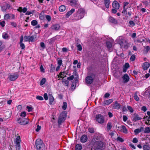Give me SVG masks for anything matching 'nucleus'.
<instances>
[{
	"instance_id": "nucleus-1",
	"label": "nucleus",
	"mask_w": 150,
	"mask_h": 150,
	"mask_svg": "<svg viewBox=\"0 0 150 150\" xmlns=\"http://www.w3.org/2000/svg\"><path fill=\"white\" fill-rule=\"evenodd\" d=\"M118 42L120 46V48H122L123 47L127 49L128 48V43L123 38L120 37L118 39Z\"/></svg>"
},
{
	"instance_id": "nucleus-2",
	"label": "nucleus",
	"mask_w": 150,
	"mask_h": 150,
	"mask_svg": "<svg viewBox=\"0 0 150 150\" xmlns=\"http://www.w3.org/2000/svg\"><path fill=\"white\" fill-rule=\"evenodd\" d=\"M67 114L66 111H64L60 114L58 119V123L59 125H60L62 122H64L67 117Z\"/></svg>"
},
{
	"instance_id": "nucleus-3",
	"label": "nucleus",
	"mask_w": 150,
	"mask_h": 150,
	"mask_svg": "<svg viewBox=\"0 0 150 150\" xmlns=\"http://www.w3.org/2000/svg\"><path fill=\"white\" fill-rule=\"evenodd\" d=\"M85 13V11L84 9L80 8L78 9L77 11L78 14L77 16L75 18V20H77L83 18L84 16Z\"/></svg>"
},
{
	"instance_id": "nucleus-4",
	"label": "nucleus",
	"mask_w": 150,
	"mask_h": 150,
	"mask_svg": "<svg viewBox=\"0 0 150 150\" xmlns=\"http://www.w3.org/2000/svg\"><path fill=\"white\" fill-rule=\"evenodd\" d=\"M18 76L19 74L17 72L11 73L9 74L8 79L11 81H14L18 77Z\"/></svg>"
},
{
	"instance_id": "nucleus-5",
	"label": "nucleus",
	"mask_w": 150,
	"mask_h": 150,
	"mask_svg": "<svg viewBox=\"0 0 150 150\" xmlns=\"http://www.w3.org/2000/svg\"><path fill=\"white\" fill-rule=\"evenodd\" d=\"M95 77L94 74H91V76H87L85 79V81L88 84H91L93 82V79Z\"/></svg>"
},
{
	"instance_id": "nucleus-6",
	"label": "nucleus",
	"mask_w": 150,
	"mask_h": 150,
	"mask_svg": "<svg viewBox=\"0 0 150 150\" xmlns=\"http://www.w3.org/2000/svg\"><path fill=\"white\" fill-rule=\"evenodd\" d=\"M96 120L99 123L102 124L104 122V117L103 115L101 114H98L96 116Z\"/></svg>"
},
{
	"instance_id": "nucleus-7",
	"label": "nucleus",
	"mask_w": 150,
	"mask_h": 150,
	"mask_svg": "<svg viewBox=\"0 0 150 150\" xmlns=\"http://www.w3.org/2000/svg\"><path fill=\"white\" fill-rule=\"evenodd\" d=\"M18 123L21 125H25L28 123V120L27 119L24 117H21L17 120Z\"/></svg>"
},
{
	"instance_id": "nucleus-8",
	"label": "nucleus",
	"mask_w": 150,
	"mask_h": 150,
	"mask_svg": "<svg viewBox=\"0 0 150 150\" xmlns=\"http://www.w3.org/2000/svg\"><path fill=\"white\" fill-rule=\"evenodd\" d=\"M4 19L6 21H8L10 19H14L15 15L11 13H7L4 15Z\"/></svg>"
},
{
	"instance_id": "nucleus-9",
	"label": "nucleus",
	"mask_w": 150,
	"mask_h": 150,
	"mask_svg": "<svg viewBox=\"0 0 150 150\" xmlns=\"http://www.w3.org/2000/svg\"><path fill=\"white\" fill-rule=\"evenodd\" d=\"M38 147L39 150H45V145L43 141L40 139H38Z\"/></svg>"
},
{
	"instance_id": "nucleus-10",
	"label": "nucleus",
	"mask_w": 150,
	"mask_h": 150,
	"mask_svg": "<svg viewBox=\"0 0 150 150\" xmlns=\"http://www.w3.org/2000/svg\"><path fill=\"white\" fill-rule=\"evenodd\" d=\"M132 117V120L134 122L140 120L142 119V118L139 117V115L137 113H134Z\"/></svg>"
},
{
	"instance_id": "nucleus-11",
	"label": "nucleus",
	"mask_w": 150,
	"mask_h": 150,
	"mask_svg": "<svg viewBox=\"0 0 150 150\" xmlns=\"http://www.w3.org/2000/svg\"><path fill=\"white\" fill-rule=\"evenodd\" d=\"M112 7L116 9H118L120 7V4L116 1H114L112 3Z\"/></svg>"
},
{
	"instance_id": "nucleus-12",
	"label": "nucleus",
	"mask_w": 150,
	"mask_h": 150,
	"mask_svg": "<svg viewBox=\"0 0 150 150\" xmlns=\"http://www.w3.org/2000/svg\"><path fill=\"white\" fill-rule=\"evenodd\" d=\"M11 7V6L8 4H6V5L1 6L2 11L6 12L7 9H8Z\"/></svg>"
},
{
	"instance_id": "nucleus-13",
	"label": "nucleus",
	"mask_w": 150,
	"mask_h": 150,
	"mask_svg": "<svg viewBox=\"0 0 150 150\" xmlns=\"http://www.w3.org/2000/svg\"><path fill=\"white\" fill-rule=\"evenodd\" d=\"M23 35L21 36L20 41V47L22 49H24L25 48V46L24 44L23 43Z\"/></svg>"
},
{
	"instance_id": "nucleus-14",
	"label": "nucleus",
	"mask_w": 150,
	"mask_h": 150,
	"mask_svg": "<svg viewBox=\"0 0 150 150\" xmlns=\"http://www.w3.org/2000/svg\"><path fill=\"white\" fill-rule=\"evenodd\" d=\"M123 81L124 83L127 82L129 80V78L127 74H125L122 77Z\"/></svg>"
},
{
	"instance_id": "nucleus-15",
	"label": "nucleus",
	"mask_w": 150,
	"mask_h": 150,
	"mask_svg": "<svg viewBox=\"0 0 150 150\" xmlns=\"http://www.w3.org/2000/svg\"><path fill=\"white\" fill-rule=\"evenodd\" d=\"M48 96L50 100V104L51 105H53V102L54 100V98L53 97L51 94H49Z\"/></svg>"
},
{
	"instance_id": "nucleus-16",
	"label": "nucleus",
	"mask_w": 150,
	"mask_h": 150,
	"mask_svg": "<svg viewBox=\"0 0 150 150\" xmlns=\"http://www.w3.org/2000/svg\"><path fill=\"white\" fill-rule=\"evenodd\" d=\"M150 64L148 62H144L143 65L142 67L143 69L144 70H146L149 67Z\"/></svg>"
},
{
	"instance_id": "nucleus-17",
	"label": "nucleus",
	"mask_w": 150,
	"mask_h": 150,
	"mask_svg": "<svg viewBox=\"0 0 150 150\" xmlns=\"http://www.w3.org/2000/svg\"><path fill=\"white\" fill-rule=\"evenodd\" d=\"M87 137L86 135H83L81 137L80 140L82 142L84 143L87 141Z\"/></svg>"
},
{
	"instance_id": "nucleus-18",
	"label": "nucleus",
	"mask_w": 150,
	"mask_h": 150,
	"mask_svg": "<svg viewBox=\"0 0 150 150\" xmlns=\"http://www.w3.org/2000/svg\"><path fill=\"white\" fill-rule=\"evenodd\" d=\"M77 0H71L70 2L72 4L71 5V6H74L76 7H78L79 5L77 3Z\"/></svg>"
},
{
	"instance_id": "nucleus-19",
	"label": "nucleus",
	"mask_w": 150,
	"mask_h": 150,
	"mask_svg": "<svg viewBox=\"0 0 150 150\" xmlns=\"http://www.w3.org/2000/svg\"><path fill=\"white\" fill-rule=\"evenodd\" d=\"M144 128L143 127H141L139 129H137L134 130V132L136 134H137L142 131H144Z\"/></svg>"
},
{
	"instance_id": "nucleus-20",
	"label": "nucleus",
	"mask_w": 150,
	"mask_h": 150,
	"mask_svg": "<svg viewBox=\"0 0 150 150\" xmlns=\"http://www.w3.org/2000/svg\"><path fill=\"white\" fill-rule=\"evenodd\" d=\"M120 103H118L117 101H116L115 102L113 106V107L115 108L118 109L120 108Z\"/></svg>"
},
{
	"instance_id": "nucleus-21",
	"label": "nucleus",
	"mask_w": 150,
	"mask_h": 150,
	"mask_svg": "<svg viewBox=\"0 0 150 150\" xmlns=\"http://www.w3.org/2000/svg\"><path fill=\"white\" fill-rule=\"evenodd\" d=\"M109 20L110 22L114 23L115 24H116L117 23V21H116L114 18L112 17H109Z\"/></svg>"
},
{
	"instance_id": "nucleus-22",
	"label": "nucleus",
	"mask_w": 150,
	"mask_h": 150,
	"mask_svg": "<svg viewBox=\"0 0 150 150\" xmlns=\"http://www.w3.org/2000/svg\"><path fill=\"white\" fill-rule=\"evenodd\" d=\"M104 4L107 8H108L109 7L110 0H104Z\"/></svg>"
},
{
	"instance_id": "nucleus-23",
	"label": "nucleus",
	"mask_w": 150,
	"mask_h": 150,
	"mask_svg": "<svg viewBox=\"0 0 150 150\" xmlns=\"http://www.w3.org/2000/svg\"><path fill=\"white\" fill-rule=\"evenodd\" d=\"M2 37L5 39H8L9 38V36L8 34L5 32L3 33Z\"/></svg>"
},
{
	"instance_id": "nucleus-24",
	"label": "nucleus",
	"mask_w": 150,
	"mask_h": 150,
	"mask_svg": "<svg viewBox=\"0 0 150 150\" xmlns=\"http://www.w3.org/2000/svg\"><path fill=\"white\" fill-rule=\"evenodd\" d=\"M37 37V35H33V36H29V42H33L34 41L35 39Z\"/></svg>"
},
{
	"instance_id": "nucleus-25",
	"label": "nucleus",
	"mask_w": 150,
	"mask_h": 150,
	"mask_svg": "<svg viewBox=\"0 0 150 150\" xmlns=\"http://www.w3.org/2000/svg\"><path fill=\"white\" fill-rule=\"evenodd\" d=\"M51 28L53 30H57L59 28L60 26L58 25H52L51 27Z\"/></svg>"
},
{
	"instance_id": "nucleus-26",
	"label": "nucleus",
	"mask_w": 150,
	"mask_h": 150,
	"mask_svg": "<svg viewBox=\"0 0 150 150\" xmlns=\"http://www.w3.org/2000/svg\"><path fill=\"white\" fill-rule=\"evenodd\" d=\"M82 149V146L79 144H77L75 146V150H81Z\"/></svg>"
},
{
	"instance_id": "nucleus-27",
	"label": "nucleus",
	"mask_w": 150,
	"mask_h": 150,
	"mask_svg": "<svg viewBox=\"0 0 150 150\" xmlns=\"http://www.w3.org/2000/svg\"><path fill=\"white\" fill-rule=\"evenodd\" d=\"M75 11V9L74 8L72 9L70 11H68L67 14L66 16H69L71 15Z\"/></svg>"
},
{
	"instance_id": "nucleus-28",
	"label": "nucleus",
	"mask_w": 150,
	"mask_h": 150,
	"mask_svg": "<svg viewBox=\"0 0 150 150\" xmlns=\"http://www.w3.org/2000/svg\"><path fill=\"white\" fill-rule=\"evenodd\" d=\"M113 101V100L112 99H110L108 100H107L104 102V104L105 105H109Z\"/></svg>"
},
{
	"instance_id": "nucleus-29",
	"label": "nucleus",
	"mask_w": 150,
	"mask_h": 150,
	"mask_svg": "<svg viewBox=\"0 0 150 150\" xmlns=\"http://www.w3.org/2000/svg\"><path fill=\"white\" fill-rule=\"evenodd\" d=\"M122 129H121V131H122L123 132L125 133H127V129L126 128V127L124 125L122 126Z\"/></svg>"
},
{
	"instance_id": "nucleus-30",
	"label": "nucleus",
	"mask_w": 150,
	"mask_h": 150,
	"mask_svg": "<svg viewBox=\"0 0 150 150\" xmlns=\"http://www.w3.org/2000/svg\"><path fill=\"white\" fill-rule=\"evenodd\" d=\"M144 133L146 134L150 133V127H146L144 130Z\"/></svg>"
},
{
	"instance_id": "nucleus-31",
	"label": "nucleus",
	"mask_w": 150,
	"mask_h": 150,
	"mask_svg": "<svg viewBox=\"0 0 150 150\" xmlns=\"http://www.w3.org/2000/svg\"><path fill=\"white\" fill-rule=\"evenodd\" d=\"M65 10V7L64 5H62L59 8V10L60 11L62 12Z\"/></svg>"
},
{
	"instance_id": "nucleus-32",
	"label": "nucleus",
	"mask_w": 150,
	"mask_h": 150,
	"mask_svg": "<svg viewBox=\"0 0 150 150\" xmlns=\"http://www.w3.org/2000/svg\"><path fill=\"white\" fill-rule=\"evenodd\" d=\"M106 45L108 48H111L112 47V44L110 42H107Z\"/></svg>"
},
{
	"instance_id": "nucleus-33",
	"label": "nucleus",
	"mask_w": 150,
	"mask_h": 150,
	"mask_svg": "<svg viewBox=\"0 0 150 150\" xmlns=\"http://www.w3.org/2000/svg\"><path fill=\"white\" fill-rule=\"evenodd\" d=\"M46 81V79L45 78H43L40 81V85L41 86L43 85L45 83Z\"/></svg>"
},
{
	"instance_id": "nucleus-34",
	"label": "nucleus",
	"mask_w": 150,
	"mask_h": 150,
	"mask_svg": "<svg viewBox=\"0 0 150 150\" xmlns=\"http://www.w3.org/2000/svg\"><path fill=\"white\" fill-rule=\"evenodd\" d=\"M112 126L111 125V122H108L107 124V128L108 130H110Z\"/></svg>"
},
{
	"instance_id": "nucleus-35",
	"label": "nucleus",
	"mask_w": 150,
	"mask_h": 150,
	"mask_svg": "<svg viewBox=\"0 0 150 150\" xmlns=\"http://www.w3.org/2000/svg\"><path fill=\"white\" fill-rule=\"evenodd\" d=\"M63 105L62 106V109L64 110H65L67 107V104L66 102H64L63 103Z\"/></svg>"
},
{
	"instance_id": "nucleus-36",
	"label": "nucleus",
	"mask_w": 150,
	"mask_h": 150,
	"mask_svg": "<svg viewBox=\"0 0 150 150\" xmlns=\"http://www.w3.org/2000/svg\"><path fill=\"white\" fill-rule=\"evenodd\" d=\"M24 42L28 41L29 42V36H25L23 38Z\"/></svg>"
},
{
	"instance_id": "nucleus-37",
	"label": "nucleus",
	"mask_w": 150,
	"mask_h": 150,
	"mask_svg": "<svg viewBox=\"0 0 150 150\" xmlns=\"http://www.w3.org/2000/svg\"><path fill=\"white\" fill-rule=\"evenodd\" d=\"M144 150H150V147L147 145H144L143 146Z\"/></svg>"
},
{
	"instance_id": "nucleus-38",
	"label": "nucleus",
	"mask_w": 150,
	"mask_h": 150,
	"mask_svg": "<svg viewBox=\"0 0 150 150\" xmlns=\"http://www.w3.org/2000/svg\"><path fill=\"white\" fill-rule=\"evenodd\" d=\"M134 99L137 101H138L139 100V98L137 96V92H136L134 94Z\"/></svg>"
},
{
	"instance_id": "nucleus-39",
	"label": "nucleus",
	"mask_w": 150,
	"mask_h": 150,
	"mask_svg": "<svg viewBox=\"0 0 150 150\" xmlns=\"http://www.w3.org/2000/svg\"><path fill=\"white\" fill-rule=\"evenodd\" d=\"M38 23L37 21L35 20H33L31 22V25L33 26H35Z\"/></svg>"
},
{
	"instance_id": "nucleus-40",
	"label": "nucleus",
	"mask_w": 150,
	"mask_h": 150,
	"mask_svg": "<svg viewBox=\"0 0 150 150\" xmlns=\"http://www.w3.org/2000/svg\"><path fill=\"white\" fill-rule=\"evenodd\" d=\"M0 25L2 27H4L5 25V22L4 21H0Z\"/></svg>"
},
{
	"instance_id": "nucleus-41",
	"label": "nucleus",
	"mask_w": 150,
	"mask_h": 150,
	"mask_svg": "<svg viewBox=\"0 0 150 150\" xmlns=\"http://www.w3.org/2000/svg\"><path fill=\"white\" fill-rule=\"evenodd\" d=\"M127 108L128 110L130 111L131 112H133L134 111L133 109L130 106H127Z\"/></svg>"
},
{
	"instance_id": "nucleus-42",
	"label": "nucleus",
	"mask_w": 150,
	"mask_h": 150,
	"mask_svg": "<svg viewBox=\"0 0 150 150\" xmlns=\"http://www.w3.org/2000/svg\"><path fill=\"white\" fill-rule=\"evenodd\" d=\"M26 108L28 109L27 110L28 112H30L32 111L33 109V108L31 106H27Z\"/></svg>"
},
{
	"instance_id": "nucleus-43",
	"label": "nucleus",
	"mask_w": 150,
	"mask_h": 150,
	"mask_svg": "<svg viewBox=\"0 0 150 150\" xmlns=\"http://www.w3.org/2000/svg\"><path fill=\"white\" fill-rule=\"evenodd\" d=\"M135 55L134 54H133L131 56L130 60L132 61H133L135 60Z\"/></svg>"
},
{
	"instance_id": "nucleus-44",
	"label": "nucleus",
	"mask_w": 150,
	"mask_h": 150,
	"mask_svg": "<svg viewBox=\"0 0 150 150\" xmlns=\"http://www.w3.org/2000/svg\"><path fill=\"white\" fill-rule=\"evenodd\" d=\"M26 112H25L24 111L21 112L20 116L22 117H24L26 116Z\"/></svg>"
},
{
	"instance_id": "nucleus-45",
	"label": "nucleus",
	"mask_w": 150,
	"mask_h": 150,
	"mask_svg": "<svg viewBox=\"0 0 150 150\" xmlns=\"http://www.w3.org/2000/svg\"><path fill=\"white\" fill-rule=\"evenodd\" d=\"M62 82L64 83V85L65 86H68L69 83V81H68L66 80L64 81H63Z\"/></svg>"
},
{
	"instance_id": "nucleus-46",
	"label": "nucleus",
	"mask_w": 150,
	"mask_h": 150,
	"mask_svg": "<svg viewBox=\"0 0 150 150\" xmlns=\"http://www.w3.org/2000/svg\"><path fill=\"white\" fill-rule=\"evenodd\" d=\"M40 71L44 73L45 72V70L43 68V66L42 65H41L40 67Z\"/></svg>"
},
{
	"instance_id": "nucleus-47",
	"label": "nucleus",
	"mask_w": 150,
	"mask_h": 150,
	"mask_svg": "<svg viewBox=\"0 0 150 150\" xmlns=\"http://www.w3.org/2000/svg\"><path fill=\"white\" fill-rule=\"evenodd\" d=\"M77 47L79 51H81L82 50L81 46L80 44L78 45L77 46Z\"/></svg>"
},
{
	"instance_id": "nucleus-48",
	"label": "nucleus",
	"mask_w": 150,
	"mask_h": 150,
	"mask_svg": "<svg viewBox=\"0 0 150 150\" xmlns=\"http://www.w3.org/2000/svg\"><path fill=\"white\" fill-rule=\"evenodd\" d=\"M46 18L48 21H50L51 20V17L49 15H47L46 16Z\"/></svg>"
},
{
	"instance_id": "nucleus-49",
	"label": "nucleus",
	"mask_w": 150,
	"mask_h": 150,
	"mask_svg": "<svg viewBox=\"0 0 150 150\" xmlns=\"http://www.w3.org/2000/svg\"><path fill=\"white\" fill-rule=\"evenodd\" d=\"M40 45L42 49H44L45 47V44L43 42H41L40 43Z\"/></svg>"
},
{
	"instance_id": "nucleus-50",
	"label": "nucleus",
	"mask_w": 150,
	"mask_h": 150,
	"mask_svg": "<svg viewBox=\"0 0 150 150\" xmlns=\"http://www.w3.org/2000/svg\"><path fill=\"white\" fill-rule=\"evenodd\" d=\"M88 131L91 133H93L94 132V130L93 128H89L88 129Z\"/></svg>"
},
{
	"instance_id": "nucleus-51",
	"label": "nucleus",
	"mask_w": 150,
	"mask_h": 150,
	"mask_svg": "<svg viewBox=\"0 0 150 150\" xmlns=\"http://www.w3.org/2000/svg\"><path fill=\"white\" fill-rule=\"evenodd\" d=\"M74 76L73 75H72L71 76L68 77L67 78V80H70V81L71 80L74 79Z\"/></svg>"
},
{
	"instance_id": "nucleus-52",
	"label": "nucleus",
	"mask_w": 150,
	"mask_h": 150,
	"mask_svg": "<svg viewBox=\"0 0 150 150\" xmlns=\"http://www.w3.org/2000/svg\"><path fill=\"white\" fill-rule=\"evenodd\" d=\"M96 144L98 145L99 146L101 147L103 145V143L101 142H97L96 143Z\"/></svg>"
},
{
	"instance_id": "nucleus-53",
	"label": "nucleus",
	"mask_w": 150,
	"mask_h": 150,
	"mask_svg": "<svg viewBox=\"0 0 150 150\" xmlns=\"http://www.w3.org/2000/svg\"><path fill=\"white\" fill-rule=\"evenodd\" d=\"M123 67L126 68L128 69L129 67V65L128 63H126L124 65Z\"/></svg>"
},
{
	"instance_id": "nucleus-54",
	"label": "nucleus",
	"mask_w": 150,
	"mask_h": 150,
	"mask_svg": "<svg viewBox=\"0 0 150 150\" xmlns=\"http://www.w3.org/2000/svg\"><path fill=\"white\" fill-rule=\"evenodd\" d=\"M44 97L45 100H47L48 99V97L47 94V93H45L44 94Z\"/></svg>"
},
{
	"instance_id": "nucleus-55",
	"label": "nucleus",
	"mask_w": 150,
	"mask_h": 150,
	"mask_svg": "<svg viewBox=\"0 0 150 150\" xmlns=\"http://www.w3.org/2000/svg\"><path fill=\"white\" fill-rule=\"evenodd\" d=\"M138 142V140L136 138H134L132 140V142L134 143H136Z\"/></svg>"
},
{
	"instance_id": "nucleus-56",
	"label": "nucleus",
	"mask_w": 150,
	"mask_h": 150,
	"mask_svg": "<svg viewBox=\"0 0 150 150\" xmlns=\"http://www.w3.org/2000/svg\"><path fill=\"white\" fill-rule=\"evenodd\" d=\"M142 110L144 112H145L147 110L145 106H143L142 107Z\"/></svg>"
},
{
	"instance_id": "nucleus-57",
	"label": "nucleus",
	"mask_w": 150,
	"mask_h": 150,
	"mask_svg": "<svg viewBox=\"0 0 150 150\" xmlns=\"http://www.w3.org/2000/svg\"><path fill=\"white\" fill-rule=\"evenodd\" d=\"M117 139L118 141H119L121 142H122L124 141V140L120 137H118L117 138Z\"/></svg>"
},
{
	"instance_id": "nucleus-58",
	"label": "nucleus",
	"mask_w": 150,
	"mask_h": 150,
	"mask_svg": "<svg viewBox=\"0 0 150 150\" xmlns=\"http://www.w3.org/2000/svg\"><path fill=\"white\" fill-rule=\"evenodd\" d=\"M62 60L61 59L59 60L58 61V64L59 65L61 66L62 64Z\"/></svg>"
},
{
	"instance_id": "nucleus-59",
	"label": "nucleus",
	"mask_w": 150,
	"mask_h": 150,
	"mask_svg": "<svg viewBox=\"0 0 150 150\" xmlns=\"http://www.w3.org/2000/svg\"><path fill=\"white\" fill-rule=\"evenodd\" d=\"M11 25L15 27H16L17 26V25L16 23L14 22H11Z\"/></svg>"
},
{
	"instance_id": "nucleus-60",
	"label": "nucleus",
	"mask_w": 150,
	"mask_h": 150,
	"mask_svg": "<svg viewBox=\"0 0 150 150\" xmlns=\"http://www.w3.org/2000/svg\"><path fill=\"white\" fill-rule=\"evenodd\" d=\"M123 119L124 121L126 122L127 119V117L126 116L124 115L123 116Z\"/></svg>"
},
{
	"instance_id": "nucleus-61",
	"label": "nucleus",
	"mask_w": 150,
	"mask_h": 150,
	"mask_svg": "<svg viewBox=\"0 0 150 150\" xmlns=\"http://www.w3.org/2000/svg\"><path fill=\"white\" fill-rule=\"evenodd\" d=\"M129 23L130 25H132L133 26H134L135 25L134 23L132 21H129Z\"/></svg>"
},
{
	"instance_id": "nucleus-62",
	"label": "nucleus",
	"mask_w": 150,
	"mask_h": 150,
	"mask_svg": "<svg viewBox=\"0 0 150 150\" xmlns=\"http://www.w3.org/2000/svg\"><path fill=\"white\" fill-rule=\"evenodd\" d=\"M33 13V12L32 11H28L25 14V15H30L31 14H32Z\"/></svg>"
},
{
	"instance_id": "nucleus-63",
	"label": "nucleus",
	"mask_w": 150,
	"mask_h": 150,
	"mask_svg": "<svg viewBox=\"0 0 150 150\" xmlns=\"http://www.w3.org/2000/svg\"><path fill=\"white\" fill-rule=\"evenodd\" d=\"M110 95V94L109 93H107L105 94L104 97L105 98H108L109 96Z\"/></svg>"
},
{
	"instance_id": "nucleus-64",
	"label": "nucleus",
	"mask_w": 150,
	"mask_h": 150,
	"mask_svg": "<svg viewBox=\"0 0 150 150\" xmlns=\"http://www.w3.org/2000/svg\"><path fill=\"white\" fill-rule=\"evenodd\" d=\"M112 13H116L117 12V11L116 10V9H115V8H113L112 9Z\"/></svg>"
}]
</instances>
